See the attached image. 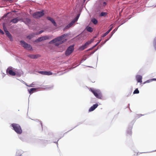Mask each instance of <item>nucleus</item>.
<instances>
[{
    "label": "nucleus",
    "instance_id": "nucleus-33",
    "mask_svg": "<svg viewBox=\"0 0 156 156\" xmlns=\"http://www.w3.org/2000/svg\"><path fill=\"white\" fill-rule=\"evenodd\" d=\"M71 27L70 26L69 24L65 28L66 29H68Z\"/></svg>",
    "mask_w": 156,
    "mask_h": 156
},
{
    "label": "nucleus",
    "instance_id": "nucleus-25",
    "mask_svg": "<svg viewBox=\"0 0 156 156\" xmlns=\"http://www.w3.org/2000/svg\"><path fill=\"white\" fill-rule=\"evenodd\" d=\"M86 48L84 45H82L80 48V49L81 50H83Z\"/></svg>",
    "mask_w": 156,
    "mask_h": 156
},
{
    "label": "nucleus",
    "instance_id": "nucleus-11",
    "mask_svg": "<svg viewBox=\"0 0 156 156\" xmlns=\"http://www.w3.org/2000/svg\"><path fill=\"white\" fill-rule=\"evenodd\" d=\"M20 19L18 17H17L13 19H12L11 20L10 22L12 23H17L18 21H20Z\"/></svg>",
    "mask_w": 156,
    "mask_h": 156
},
{
    "label": "nucleus",
    "instance_id": "nucleus-14",
    "mask_svg": "<svg viewBox=\"0 0 156 156\" xmlns=\"http://www.w3.org/2000/svg\"><path fill=\"white\" fill-rule=\"evenodd\" d=\"M5 33L7 36L9 37L10 40H12V37L9 32L8 31H6V32H5Z\"/></svg>",
    "mask_w": 156,
    "mask_h": 156
},
{
    "label": "nucleus",
    "instance_id": "nucleus-18",
    "mask_svg": "<svg viewBox=\"0 0 156 156\" xmlns=\"http://www.w3.org/2000/svg\"><path fill=\"white\" fill-rule=\"evenodd\" d=\"M91 21L95 25L97 24L98 22L97 20L95 18L92 19Z\"/></svg>",
    "mask_w": 156,
    "mask_h": 156
},
{
    "label": "nucleus",
    "instance_id": "nucleus-10",
    "mask_svg": "<svg viewBox=\"0 0 156 156\" xmlns=\"http://www.w3.org/2000/svg\"><path fill=\"white\" fill-rule=\"evenodd\" d=\"M136 79L138 82L141 83L142 82V76L140 75H137L136 76Z\"/></svg>",
    "mask_w": 156,
    "mask_h": 156
},
{
    "label": "nucleus",
    "instance_id": "nucleus-1",
    "mask_svg": "<svg viewBox=\"0 0 156 156\" xmlns=\"http://www.w3.org/2000/svg\"><path fill=\"white\" fill-rule=\"evenodd\" d=\"M66 36V34H64L60 36L55 38L49 42V44H51L55 43L56 46H58L59 45L62 44L64 42L62 40L64 39L65 37Z\"/></svg>",
    "mask_w": 156,
    "mask_h": 156
},
{
    "label": "nucleus",
    "instance_id": "nucleus-16",
    "mask_svg": "<svg viewBox=\"0 0 156 156\" xmlns=\"http://www.w3.org/2000/svg\"><path fill=\"white\" fill-rule=\"evenodd\" d=\"M42 41H44L50 38V37L48 36H45L41 37Z\"/></svg>",
    "mask_w": 156,
    "mask_h": 156
},
{
    "label": "nucleus",
    "instance_id": "nucleus-24",
    "mask_svg": "<svg viewBox=\"0 0 156 156\" xmlns=\"http://www.w3.org/2000/svg\"><path fill=\"white\" fill-rule=\"evenodd\" d=\"M42 39H41V37L38 38L37 39L35 40V41L36 42H39L42 41Z\"/></svg>",
    "mask_w": 156,
    "mask_h": 156
},
{
    "label": "nucleus",
    "instance_id": "nucleus-15",
    "mask_svg": "<svg viewBox=\"0 0 156 156\" xmlns=\"http://www.w3.org/2000/svg\"><path fill=\"white\" fill-rule=\"evenodd\" d=\"M36 90V88H32L28 90V91L30 94H32L34 92H35Z\"/></svg>",
    "mask_w": 156,
    "mask_h": 156
},
{
    "label": "nucleus",
    "instance_id": "nucleus-4",
    "mask_svg": "<svg viewBox=\"0 0 156 156\" xmlns=\"http://www.w3.org/2000/svg\"><path fill=\"white\" fill-rule=\"evenodd\" d=\"M20 43L21 45L24 48L28 50L32 49V47L31 46L30 44L26 43L24 41H20Z\"/></svg>",
    "mask_w": 156,
    "mask_h": 156
},
{
    "label": "nucleus",
    "instance_id": "nucleus-20",
    "mask_svg": "<svg viewBox=\"0 0 156 156\" xmlns=\"http://www.w3.org/2000/svg\"><path fill=\"white\" fill-rule=\"evenodd\" d=\"M112 27L108 31H107L103 35V37H105L106 35H107L112 30Z\"/></svg>",
    "mask_w": 156,
    "mask_h": 156
},
{
    "label": "nucleus",
    "instance_id": "nucleus-30",
    "mask_svg": "<svg viewBox=\"0 0 156 156\" xmlns=\"http://www.w3.org/2000/svg\"><path fill=\"white\" fill-rule=\"evenodd\" d=\"M43 30H41L40 31H39V32H38L36 34V35H37V34H41L42 33H43Z\"/></svg>",
    "mask_w": 156,
    "mask_h": 156
},
{
    "label": "nucleus",
    "instance_id": "nucleus-8",
    "mask_svg": "<svg viewBox=\"0 0 156 156\" xmlns=\"http://www.w3.org/2000/svg\"><path fill=\"white\" fill-rule=\"evenodd\" d=\"M28 56L31 58L35 59L37 58L40 57L41 55L39 54L34 55V54H30L28 55Z\"/></svg>",
    "mask_w": 156,
    "mask_h": 156
},
{
    "label": "nucleus",
    "instance_id": "nucleus-19",
    "mask_svg": "<svg viewBox=\"0 0 156 156\" xmlns=\"http://www.w3.org/2000/svg\"><path fill=\"white\" fill-rule=\"evenodd\" d=\"M86 30H87L89 32H92L93 31V29L90 27H87L86 28Z\"/></svg>",
    "mask_w": 156,
    "mask_h": 156
},
{
    "label": "nucleus",
    "instance_id": "nucleus-38",
    "mask_svg": "<svg viewBox=\"0 0 156 156\" xmlns=\"http://www.w3.org/2000/svg\"><path fill=\"white\" fill-rule=\"evenodd\" d=\"M103 4H104V5H105L106 4V2H104V3H103Z\"/></svg>",
    "mask_w": 156,
    "mask_h": 156
},
{
    "label": "nucleus",
    "instance_id": "nucleus-3",
    "mask_svg": "<svg viewBox=\"0 0 156 156\" xmlns=\"http://www.w3.org/2000/svg\"><path fill=\"white\" fill-rule=\"evenodd\" d=\"M90 90L96 98L99 99L102 98V95L101 92L99 90H95L93 89L90 88Z\"/></svg>",
    "mask_w": 156,
    "mask_h": 156
},
{
    "label": "nucleus",
    "instance_id": "nucleus-39",
    "mask_svg": "<svg viewBox=\"0 0 156 156\" xmlns=\"http://www.w3.org/2000/svg\"><path fill=\"white\" fill-rule=\"evenodd\" d=\"M149 82H150L149 80H147V81H146L144 83H149Z\"/></svg>",
    "mask_w": 156,
    "mask_h": 156
},
{
    "label": "nucleus",
    "instance_id": "nucleus-17",
    "mask_svg": "<svg viewBox=\"0 0 156 156\" xmlns=\"http://www.w3.org/2000/svg\"><path fill=\"white\" fill-rule=\"evenodd\" d=\"M36 35V34L32 33V34H30L28 36H27V37L29 39H31L35 35Z\"/></svg>",
    "mask_w": 156,
    "mask_h": 156
},
{
    "label": "nucleus",
    "instance_id": "nucleus-32",
    "mask_svg": "<svg viewBox=\"0 0 156 156\" xmlns=\"http://www.w3.org/2000/svg\"><path fill=\"white\" fill-rule=\"evenodd\" d=\"M25 84V85H26L27 86H28V87H33V86H32V85H33V84L32 83V84H30V85H27V83H26Z\"/></svg>",
    "mask_w": 156,
    "mask_h": 156
},
{
    "label": "nucleus",
    "instance_id": "nucleus-21",
    "mask_svg": "<svg viewBox=\"0 0 156 156\" xmlns=\"http://www.w3.org/2000/svg\"><path fill=\"white\" fill-rule=\"evenodd\" d=\"M52 74V73L49 71H45V75H51Z\"/></svg>",
    "mask_w": 156,
    "mask_h": 156
},
{
    "label": "nucleus",
    "instance_id": "nucleus-29",
    "mask_svg": "<svg viewBox=\"0 0 156 156\" xmlns=\"http://www.w3.org/2000/svg\"><path fill=\"white\" fill-rule=\"evenodd\" d=\"M76 21H72L69 24L71 27L72 25H73L75 23Z\"/></svg>",
    "mask_w": 156,
    "mask_h": 156
},
{
    "label": "nucleus",
    "instance_id": "nucleus-35",
    "mask_svg": "<svg viewBox=\"0 0 156 156\" xmlns=\"http://www.w3.org/2000/svg\"><path fill=\"white\" fill-rule=\"evenodd\" d=\"M0 33L2 34H4V33L3 31L1 29H0Z\"/></svg>",
    "mask_w": 156,
    "mask_h": 156
},
{
    "label": "nucleus",
    "instance_id": "nucleus-27",
    "mask_svg": "<svg viewBox=\"0 0 156 156\" xmlns=\"http://www.w3.org/2000/svg\"><path fill=\"white\" fill-rule=\"evenodd\" d=\"M3 26L4 31L5 32H6V31H8V30H7V29L5 27V25L4 24H3Z\"/></svg>",
    "mask_w": 156,
    "mask_h": 156
},
{
    "label": "nucleus",
    "instance_id": "nucleus-34",
    "mask_svg": "<svg viewBox=\"0 0 156 156\" xmlns=\"http://www.w3.org/2000/svg\"><path fill=\"white\" fill-rule=\"evenodd\" d=\"M153 45L155 49L156 50V43H154V42H153Z\"/></svg>",
    "mask_w": 156,
    "mask_h": 156
},
{
    "label": "nucleus",
    "instance_id": "nucleus-13",
    "mask_svg": "<svg viewBox=\"0 0 156 156\" xmlns=\"http://www.w3.org/2000/svg\"><path fill=\"white\" fill-rule=\"evenodd\" d=\"M94 41V39H92L90 41H88L86 42L84 45L85 47L87 48V47L92 42Z\"/></svg>",
    "mask_w": 156,
    "mask_h": 156
},
{
    "label": "nucleus",
    "instance_id": "nucleus-26",
    "mask_svg": "<svg viewBox=\"0 0 156 156\" xmlns=\"http://www.w3.org/2000/svg\"><path fill=\"white\" fill-rule=\"evenodd\" d=\"M139 91L138 90V89L137 88L134 91L133 93L134 94H137L139 93Z\"/></svg>",
    "mask_w": 156,
    "mask_h": 156
},
{
    "label": "nucleus",
    "instance_id": "nucleus-37",
    "mask_svg": "<svg viewBox=\"0 0 156 156\" xmlns=\"http://www.w3.org/2000/svg\"><path fill=\"white\" fill-rule=\"evenodd\" d=\"M153 42L154 43H156V37L154 38Z\"/></svg>",
    "mask_w": 156,
    "mask_h": 156
},
{
    "label": "nucleus",
    "instance_id": "nucleus-41",
    "mask_svg": "<svg viewBox=\"0 0 156 156\" xmlns=\"http://www.w3.org/2000/svg\"><path fill=\"white\" fill-rule=\"evenodd\" d=\"M129 133L130 134V135H131V132H130V133Z\"/></svg>",
    "mask_w": 156,
    "mask_h": 156
},
{
    "label": "nucleus",
    "instance_id": "nucleus-5",
    "mask_svg": "<svg viewBox=\"0 0 156 156\" xmlns=\"http://www.w3.org/2000/svg\"><path fill=\"white\" fill-rule=\"evenodd\" d=\"M74 51V45H71L68 47L65 52V55L69 56Z\"/></svg>",
    "mask_w": 156,
    "mask_h": 156
},
{
    "label": "nucleus",
    "instance_id": "nucleus-6",
    "mask_svg": "<svg viewBox=\"0 0 156 156\" xmlns=\"http://www.w3.org/2000/svg\"><path fill=\"white\" fill-rule=\"evenodd\" d=\"M44 15L43 11H42L37 12L33 13V17L35 18H40Z\"/></svg>",
    "mask_w": 156,
    "mask_h": 156
},
{
    "label": "nucleus",
    "instance_id": "nucleus-2",
    "mask_svg": "<svg viewBox=\"0 0 156 156\" xmlns=\"http://www.w3.org/2000/svg\"><path fill=\"white\" fill-rule=\"evenodd\" d=\"M13 129L18 134H21L22 133V130L20 126L17 124L13 123L11 124Z\"/></svg>",
    "mask_w": 156,
    "mask_h": 156
},
{
    "label": "nucleus",
    "instance_id": "nucleus-23",
    "mask_svg": "<svg viewBox=\"0 0 156 156\" xmlns=\"http://www.w3.org/2000/svg\"><path fill=\"white\" fill-rule=\"evenodd\" d=\"M42 39H41V37L38 38L37 39L35 40V41L36 42H39L42 41Z\"/></svg>",
    "mask_w": 156,
    "mask_h": 156
},
{
    "label": "nucleus",
    "instance_id": "nucleus-28",
    "mask_svg": "<svg viewBox=\"0 0 156 156\" xmlns=\"http://www.w3.org/2000/svg\"><path fill=\"white\" fill-rule=\"evenodd\" d=\"M38 73L41 74H42V75H45V71H39L38 72Z\"/></svg>",
    "mask_w": 156,
    "mask_h": 156
},
{
    "label": "nucleus",
    "instance_id": "nucleus-31",
    "mask_svg": "<svg viewBox=\"0 0 156 156\" xmlns=\"http://www.w3.org/2000/svg\"><path fill=\"white\" fill-rule=\"evenodd\" d=\"M79 16L80 15L79 14L75 18V21H77V20L78 19L79 17Z\"/></svg>",
    "mask_w": 156,
    "mask_h": 156
},
{
    "label": "nucleus",
    "instance_id": "nucleus-9",
    "mask_svg": "<svg viewBox=\"0 0 156 156\" xmlns=\"http://www.w3.org/2000/svg\"><path fill=\"white\" fill-rule=\"evenodd\" d=\"M47 19L50 20L54 25L56 27L57 26V24L55 20L52 18L48 16L47 17Z\"/></svg>",
    "mask_w": 156,
    "mask_h": 156
},
{
    "label": "nucleus",
    "instance_id": "nucleus-22",
    "mask_svg": "<svg viewBox=\"0 0 156 156\" xmlns=\"http://www.w3.org/2000/svg\"><path fill=\"white\" fill-rule=\"evenodd\" d=\"M107 15V13L106 12H102L100 14V16H105L106 15Z\"/></svg>",
    "mask_w": 156,
    "mask_h": 156
},
{
    "label": "nucleus",
    "instance_id": "nucleus-40",
    "mask_svg": "<svg viewBox=\"0 0 156 156\" xmlns=\"http://www.w3.org/2000/svg\"><path fill=\"white\" fill-rule=\"evenodd\" d=\"M9 2H12V0H9Z\"/></svg>",
    "mask_w": 156,
    "mask_h": 156
},
{
    "label": "nucleus",
    "instance_id": "nucleus-36",
    "mask_svg": "<svg viewBox=\"0 0 156 156\" xmlns=\"http://www.w3.org/2000/svg\"><path fill=\"white\" fill-rule=\"evenodd\" d=\"M100 42V41H99V42H98V43H97V44H96L94 46H93V48H94L97 45H98V44Z\"/></svg>",
    "mask_w": 156,
    "mask_h": 156
},
{
    "label": "nucleus",
    "instance_id": "nucleus-12",
    "mask_svg": "<svg viewBox=\"0 0 156 156\" xmlns=\"http://www.w3.org/2000/svg\"><path fill=\"white\" fill-rule=\"evenodd\" d=\"M98 106V105L97 104H96L93 105V106H91L89 109V111L90 112L94 111L96 108Z\"/></svg>",
    "mask_w": 156,
    "mask_h": 156
},
{
    "label": "nucleus",
    "instance_id": "nucleus-7",
    "mask_svg": "<svg viewBox=\"0 0 156 156\" xmlns=\"http://www.w3.org/2000/svg\"><path fill=\"white\" fill-rule=\"evenodd\" d=\"M7 74H9L10 75L14 76L16 75V73L12 70V67H9L6 70Z\"/></svg>",
    "mask_w": 156,
    "mask_h": 156
}]
</instances>
